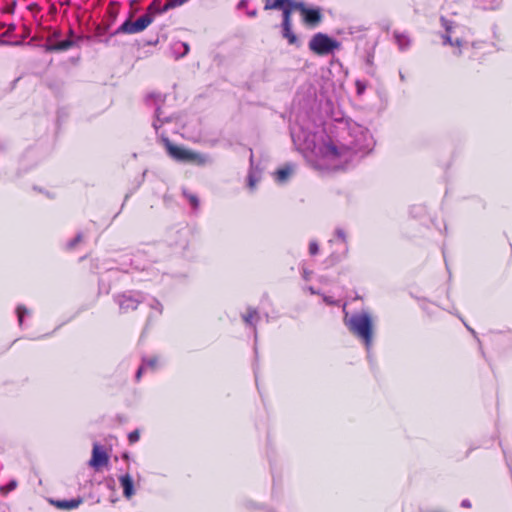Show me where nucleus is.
<instances>
[{
	"mask_svg": "<svg viewBox=\"0 0 512 512\" xmlns=\"http://www.w3.org/2000/svg\"><path fill=\"white\" fill-rule=\"evenodd\" d=\"M333 137L324 130L308 131L302 126L291 128V137L299 150L317 169L344 168L357 157L372 151L374 139L370 131L354 121H341Z\"/></svg>",
	"mask_w": 512,
	"mask_h": 512,
	"instance_id": "nucleus-1",
	"label": "nucleus"
},
{
	"mask_svg": "<svg viewBox=\"0 0 512 512\" xmlns=\"http://www.w3.org/2000/svg\"><path fill=\"white\" fill-rule=\"evenodd\" d=\"M148 305L151 309L155 310L159 315L162 313L163 306L157 299L151 298L148 302Z\"/></svg>",
	"mask_w": 512,
	"mask_h": 512,
	"instance_id": "nucleus-29",
	"label": "nucleus"
},
{
	"mask_svg": "<svg viewBox=\"0 0 512 512\" xmlns=\"http://www.w3.org/2000/svg\"><path fill=\"white\" fill-rule=\"evenodd\" d=\"M319 251V246L316 241H311L309 244V253L311 255H316Z\"/></svg>",
	"mask_w": 512,
	"mask_h": 512,
	"instance_id": "nucleus-34",
	"label": "nucleus"
},
{
	"mask_svg": "<svg viewBox=\"0 0 512 512\" xmlns=\"http://www.w3.org/2000/svg\"><path fill=\"white\" fill-rule=\"evenodd\" d=\"M355 85H356L357 94L362 95L365 92L366 83L364 81L357 80Z\"/></svg>",
	"mask_w": 512,
	"mask_h": 512,
	"instance_id": "nucleus-33",
	"label": "nucleus"
},
{
	"mask_svg": "<svg viewBox=\"0 0 512 512\" xmlns=\"http://www.w3.org/2000/svg\"><path fill=\"white\" fill-rule=\"evenodd\" d=\"M83 239L82 233H78L72 240L67 243V249H74Z\"/></svg>",
	"mask_w": 512,
	"mask_h": 512,
	"instance_id": "nucleus-30",
	"label": "nucleus"
},
{
	"mask_svg": "<svg viewBox=\"0 0 512 512\" xmlns=\"http://www.w3.org/2000/svg\"><path fill=\"white\" fill-rule=\"evenodd\" d=\"M323 300L325 303H327L329 305H333L336 303V301L332 297H329V296H324Z\"/></svg>",
	"mask_w": 512,
	"mask_h": 512,
	"instance_id": "nucleus-35",
	"label": "nucleus"
},
{
	"mask_svg": "<svg viewBox=\"0 0 512 512\" xmlns=\"http://www.w3.org/2000/svg\"><path fill=\"white\" fill-rule=\"evenodd\" d=\"M268 512H275V511H273V510H269Z\"/></svg>",
	"mask_w": 512,
	"mask_h": 512,
	"instance_id": "nucleus-44",
	"label": "nucleus"
},
{
	"mask_svg": "<svg viewBox=\"0 0 512 512\" xmlns=\"http://www.w3.org/2000/svg\"><path fill=\"white\" fill-rule=\"evenodd\" d=\"M251 168L248 174V187L254 189L257 182L260 180V173L254 168L253 155L250 156Z\"/></svg>",
	"mask_w": 512,
	"mask_h": 512,
	"instance_id": "nucleus-18",
	"label": "nucleus"
},
{
	"mask_svg": "<svg viewBox=\"0 0 512 512\" xmlns=\"http://www.w3.org/2000/svg\"><path fill=\"white\" fill-rule=\"evenodd\" d=\"M308 290L310 291L311 294H319V292L316 291L312 286H310Z\"/></svg>",
	"mask_w": 512,
	"mask_h": 512,
	"instance_id": "nucleus-41",
	"label": "nucleus"
},
{
	"mask_svg": "<svg viewBox=\"0 0 512 512\" xmlns=\"http://www.w3.org/2000/svg\"><path fill=\"white\" fill-rule=\"evenodd\" d=\"M308 46L313 53L319 56H325L339 49L341 44L327 34L318 32L312 36Z\"/></svg>",
	"mask_w": 512,
	"mask_h": 512,
	"instance_id": "nucleus-5",
	"label": "nucleus"
},
{
	"mask_svg": "<svg viewBox=\"0 0 512 512\" xmlns=\"http://www.w3.org/2000/svg\"><path fill=\"white\" fill-rule=\"evenodd\" d=\"M301 14L305 24L312 27L317 26L322 20L321 9L319 7L309 8L304 5Z\"/></svg>",
	"mask_w": 512,
	"mask_h": 512,
	"instance_id": "nucleus-10",
	"label": "nucleus"
},
{
	"mask_svg": "<svg viewBox=\"0 0 512 512\" xmlns=\"http://www.w3.org/2000/svg\"><path fill=\"white\" fill-rule=\"evenodd\" d=\"M279 10H282V24L281 26H292L291 22V14L292 12L290 9L280 8Z\"/></svg>",
	"mask_w": 512,
	"mask_h": 512,
	"instance_id": "nucleus-27",
	"label": "nucleus"
},
{
	"mask_svg": "<svg viewBox=\"0 0 512 512\" xmlns=\"http://www.w3.org/2000/svg\"><path fill=\"white\" fill-rule=\"evenodd\" d=\"M305 3L301 1H295V0H274L272 3H269V0H267V3L264 7L265 10L270 9H290L292 12L293 10L302 11L304 8Z\"/></svg>",
	"mask_w": 512,
	"mask_h": 512,
	"instance_id": "nucleus-9",
	"label": "nucleus"
},
{
	"mask_svg": "<svg viewBox=\"0 0 512 512\" xmlns=\"http://www.w3.org/2000/svg\"><path fill=\"white\" fill-rule=\"evenodd\" d=\"M140 438V432L138 430H134L128 434V440L131 444L136 443Z\"/></svg>",
	"mask_w": 512,
	"mask_h": 512,
	"instance_id": "nucleus-32",
	"label": "nucleus"
},
{
	"mask_svg": "<svg viewBox=\"0 0 512 512\" xmlns=\"http://www.w3.org/2000/svg\"><path fill=\"white\" fill-rule=\"evenodd\" d=\"M120 485L125 498L130 499L134 494V483L132 477L127 473L119 477Z\"/></svg>",
	"mask_w": 512,
	"mask_h": 512,
	"instance_id": "nucleus-15",
	"label": "nucleus"
},
{
	"mask_svg": "<svg viewBox=\"0 0 512 512\" xmlns=\"http://www.w3.org/2000/svg\"><path fill=\"white\" fill-rule=\"evenodd\" d=\"M74 45V41L71 39H65L50 43L47 47L48 51H65L70 49Z\"/></svg>",
	"mask_w": 512,
	"mask_h": 512,
	"instance_id": "nucleus-17",
	"label": "nucleus"
},
{
	"mask_svg": "<svg viewBox=\"0 0 512 512\" xmlns=\"http://www.w3.org/2000/svg\"><path fill=\"white\" fill-rule=\"evenodd\" d=\"M183 195L189 201V203L192 206V208L194 210H197L198 207H199V199H198V197L196 195L192 194V193H189L186 190H183Z\"/></svg>",
	"mask_w": 512,
	"mask_h": 512,
	"instance_id": "nucleus-24",
	"label": "nucleus"
},
{
	"mask_svg": "<svg viewBox=\"0 0 512 512\" xmlns=\"http://www.w3.org/2000/svg\"><path fill=\"white\" fill-rule=\"evenodd\" d=\"M178 235V240L174 243L175 246L179 247L180 249L184 250L188 245V230L187 229H181L176 232Z\"/></svg>",
	"mask_w": 512,
	"mask_h": 512,
	"instance_id": "nucleus-20",
	"label": "nucleus"
},
{
	"mask_svg": "<svg viewBox=\"0 0 512 512\" xmlns=\"http://www.w3.org/2000/svg\"><path fill=\"white\" fill-rule=\"evenodd\" d=\"M247 3H248V1H247V0H241V1L238 3V8H239V9H242V8L246 7V6H247Z\"/></svg>",
	"mask_w": 512,
	"mask_h": 512,
	"instance_id": "nucleus-38",
	"label": "nucleus"
},
{
	"mask_svg": "<svg viewBox=\"0 0 512 512\" xmlns=\"http://www.w3.org/2000/svg\"><path fill=\"white\" fill-rule=\"evenodd\" d=\"M337 242H339L342 247L340 252L331 253L330 259L333 263L340 262L343 259L347 258L349 253L348 236L346 231L341 227H337L335 229L334 237L329 240V243L331 244Z\"/></svg>",
	"mask_w": 512,
	"mask_h": 512,
	"instance_id": "nucleus-8",
	"label": "nucleus"
},
{
	"mask_svg": "<svg viewBox=\"0 0 512 512\" xmlns=\"http://www.w3.org/2000/svg\"><path fill=\"white\" fill-rule=\"evenodd\" d=\"M282 27V36L287 39L288 43L291 45H299L297 36L292 31V26H281Z\"/></svg>",
	"mask_w": 512,
	"mask_h": 512,
	"instance_id": "nucleus-19",
	"label": "nucleus"
},
{
	"mask_svg": "<svg viewBox=\"0 0 512 512\" xmlns=\"http://www.w3.org/2000/svg\"><path fill=\"white\" fill-rule=\"evenodd\" d=\"M399 77H400L401 81L405 80V76H404V74L401 71L399 72Z\"/></svg>",
	"mask_w": 512,
	"mask_h": 512,
	"instance_id": "nucleus-42",
	"label": "nucleus"
},
{
	"mask_svg": "<svg viewBox=\"0 0 512 512\" xmlns=\"http://www.w3.org/2000/svg\"><path fill=\"white\" fill-rule=\"evenodd\" d=\"M440 23L445 30V33L442 35L443 44L456 46L458 49L454 51V54L456 56H460V48L467 43V41H465L462 36L463 27H461L460 25L456 24L453 21L448 20L443 16L440 18Z\"/></svg>",
	"mask_w": 512,
	"mask_h": 512,
	"instance_id": "nucleus-4",
	"label": "nucleus"
},
{
	"mask_svg": "<svg viewBox=\"0 0 512 512\" xmlns=\"http://www.w3.org/2000/svg\"><path fill=\"white\" fill-rule=\"evenodd\" d=\"M310 275H311V272L308 271L306 268H303L302 270V276L305 280H309L310 279Z\"/></svg>",
	"mask_w": 512,
	"mask_h": 512,
	"instance_id": "nucleus-36",
	"label": "nucleus"
},
{
	"mask_svg": "<svg viewBox=\"0 0 512 512\" xmlns=\"http://www.w3.org/2000/svg\"><path fill=\"white\" fill-rule=\"evenodd\" d=\"M159 366L160 359L158 356H149L142 358V363L135 375L136 381H139L141 379L143 373L147 371H156Z\"/></svg>",
	"mask_w": 512,
	"mask_h": 512,
	"instance_id": "nucleus-11",
	"label": "nucleus"
},
{
	"mask_svg": "<svg viewBox=\"0 0 512 512\" xmlns=\"http://www.w3.org/2000/svg\"><path fill=\"white\" fill-rule=\"evenodd\" d=\"M109 457L107 453L101 449L98 444H94L92 450V457L89 461V465L93 468H100L108 464Z\"/></svg>",
	"mask_w": 512,
	"mask_h": 512,
	"instance_id": "nucleus-12",
	"label": "nucleus"
},
{
	"mask_svg": "<svg viewBox=\"0 0 512 512\" xmlns=\"http://www.w3.org/2000/svg\"><path fill=\"white\" fill-rule=\"evenodd\" d=\"M241 317L244 323L253 329L254 336L255 338H257L256 324L260 319L257 309L253 307H248L246 313L242 314Z\"/></svg>",
	"mask_w": 512,
	"mask_h": 512,
	"instance_id": "nucleus-13",
	"label": "nucleus"
},
{
	"mask_svg": "<svg viewBox=\"0 0 512 512\" xmlns=\"http://www.w3.org/2000/svg\"><path fill=\"white\" fill-rule=\"evenodd\" d=\"M0 43H3V41L0 40Z\"/></svg>",
	"mask_w": 512,
	"mask_h": 512,
	"instance_id": "nucleus-45",
	"label": "nucleus"
},
{
	"mask_svg": "<svg viewBox=\"0 0 512 512\" xmlns=\"http://www.w3.org/2000/svg\"><path fill=\"white\" fill-rule=\"evenodd\" d=\"M161 1L160 0H153L151 4L149 5L147 12L145 14H151L153 18L158 15L162 14L165 11H162V7L160 6Z\"/></svg>",
	"mask_w": 512,
	"mask_h": 512,
	"instance_id": "nucleus-22",
	"label": "nucleus"
},
{
	"mask_svg": "<svg viewBox=\"0 0 512 512\" xmlns=\"http://www.w3.org/2000/svg\"><path fill=\"white\" fill-rule=\"evenodd\" d=\"M479 2L483 4L484 9L494 10L500 6L502 0H479Z\"/></svg>",
	"mask_w": 512,
	"mask_h": 512,
	"instance_id": "nucleus-26",
	"label": "nucleus"
},
{
	"mask_svg": "<svg viewBox=\"0 0 512 512\" xmlns=\"http://www.w3.org/2000/svg\"><path fill=\"white\" fill-rule=\"evenodd\" d=\"M16 313H17V318H18V323H19V326H22L23 324V319L26 315H29L30 314V310L27 309L25 306L23 305H18L17 308H16Z\"/></svg>",
	"mask_w": 512,
	"mask_h": 512,
	"instance_id": "nucleus-25",
	"label": "nucleus"
},
{
	"mask_svg": "<svg viewBox=\"0 0 512 512\" xmlns=\"http://www.w3.org/2000/svg\"><path fill=\"white\" fill-rule=\"evenodd\" d=\"M344 324L348 330L360 339L369 352L373 343V321L368 312L349 315L345 312Z\"/></svg>",
	"mask_w": 512,
	"mask_h": 512,
	"instance_id": "nucleus-2",
	"label": "nucleus"
},
{
	"mask_svg": "<svg viewBox=\"0 0 512 512\" xmlns=\"http://www.w3.org/2000/svg\"><path fill=\"white\" fill-rule=\"evenodd\" d=\"M291 174H292L291 167L286 166L284 168L279 169L276 172V180L279 183H283V182H285L290 177Z\"/></svg>",
	"mask_w": 512,
	"mask_h": 512,
	"instance_id": "nucleus-21",
	"label": "nucleus"
},
{
	"mask_svg": "<svg viewBox=\"0 0 512 512\" xmlns=\"http://www.w3.org/2000/svg\"><path fill=\"white\" fill-rule=\"evenodd\" d=\"M153 22V16L151 14H144L139 17L136 21L127 19L117 30L113 33L116 34H136L145 30Z\"/></svg>",
	"mask_w": 512,
	"mask_h": 512,
	"instance_id": "nucleus-7",
	"label": "nucleus"
},
{
	"mask_svg": "<svg viewBox=\"0 0 512 512\" xmlns=\"http://www.w3.org/2000/svg\"><path fill=\"white\" fill-rule=\"evenodd\" d=\"M17 487V481L11 480L7 485L0 487V491L3 494L13 491Z\"/></svg>",
	"mask_w": 512,
	"mask_h": 512,
	"instance_id": "nucleus-31",
	"label": "nucleus"
},
{
	"mask_svg": "<svg viewBox=\"0 0 512 512\" xmlns=\"http://www.w3.org/2000/svg\"><path fill=\"white\" fill-rule=\"evenodd\" d=\"M465 326H466V328H467V329L472 333V335H473L474 337H476V332H475V330H474V329H472L471 327H469L467 324H465Z\"/></svg>",
	"mask_w": 512,
	"mask_h": 512,
	"instance_id": "nucleus-40",
	"label": "nucleus"
},
{
	"mask_svg": "<svg viewBox=\"0 0 512 512\" xmlns=\"http://www.w3.org/2000/svg\"><path fill=\"white\" fill-rule=\"evenodd\" d=\"M114 301L121 313H128L137 309L139 304L145 301V297L141 292L129 290L114 295Z\"/></svg>",
	"mask_w": 512,
	"mask_h": 512,
	"instance_id": "nucleus-6",
	"label": "nucleus"
},
{
	"mask_svg": "<svg viewBox=\"0 0 512 512\" xmlns=\"http://www.w3.org/2000/svg\"><path fill=\"white\" fill-rule=\"evenodd\" d=\"M461 506L464 507V508H470L471 507V503L469 500L465 499L461 502Z\"/></svg>",
	"mask_w": 512,
	"mask_h": 512,
	"instance_id": "nucleus-37",
	"label": "nucleus"
},
{
	"mask_svg": "<svg viewBox=\"0 0 512 512\" xmlns=\"http://www.w3.org/2000/svg\"><path fill=\"white\" fill-rule=\"evenodd\" d=\"M246 506H247V508H252V507H254V504H253V503H251V502H248V503L246 504Z\"/></svg>",
	"mask_w": 512,
	"mask_h": 512,
	"instance_id": "nucleus-43",
	"label": "nucleus"
},
{
	"mask_svg": "<svg viewBox=\"0 0 512 512\" xmlns=\"http://www.w3.org/2000/svg\"><path fill=\"white\" fill-rule=\"evenodd\" d=\"M257 14V11L256 10H251V11H248L247 12V15L250 16V17H255Z\"/></svg>",
	"mask_w": 512,
	"mask_h": 512,
	"instance_id": "nucleus-39",
	"label": "nucleus"
},
{
	"mask_svg": "<svg viewBox=\"0 0 512 512\" xmlns=\"http://www.w3.org/2000/svg\"><path fill=\"white\" fill-rule=\"evenodd\" d=\"M174 52L177 53V57H183L189 52V45L184 42H178L173 47Z\"/></svg>",
	"mask_w": 512,
	"mask_h": 512,
	"instance_id": "nucleus-23",
	"label": "nucleus"
},
{
	"mask_svg": "<svg viewBox=\"0 0 512 512\" xmlns=\"http://www.w3.org/2000/svg\"><path fill=\"white\" fill-rule=\"evenodd\" d=\"M53 506L60 510H73L79 507L83 502L82 498L64 499V500H51Z\"/></svg>",
	"mask_w": 512,
	"mask_h": 512,
	"instance_id": "nucleus-14",
	"label": "nucleus"
},
{
	"mask_svg": "<svg viewBox=\"0 0 512 512\" xmlns=\"http://www.w3.org/2000/svg\"><path fill=\"white\" fill-rule=\"evenodd\" d=\"M162 141L168 155L175 161L182 163H191L199 166L212 163V159L207 154L194 152L182 146L174 145L167 137L162 136Z\"/></svg>",
	"mask_w": 512,
	"mask_h": 512,
	"instance_id": "nucleus-3",
	"label": "nucleus"
},
{
	"mask_svg": "<svg viewBox=\"0 0 512 512\" xmlns=\"http://www.w3.org/2000/svg\"><path fill=\"white\" fill-rule=\"evenodd\" d=\"M393 35H394V39L398 45V48L401 51H405L410 47L411 39L408 36V34L395 31Z\"/></svg>",
	"mask_w": 512,
	"mask_h": 512,
	"instance_id": "nucleus-16",
	"label": "nucleus"
},
{
	"mask_svg": "<svg viewBox=\"0 0 512 512\" xmlns=\"http://www.w3.org/2000/svg\"><path fill=\"white\" fill-rule=\"evenodd\" d=\"M156 120L153 122V127L156 131H158L159 127L162 125L164 121H168L167 117H162V112L160 108L156 109Z\"/></svg>",
	"mask_w": 512,
	"mask_h": 512,
	"instance_id": "nucleus-28",
	"label": "nucleus"
}]
</instances>
